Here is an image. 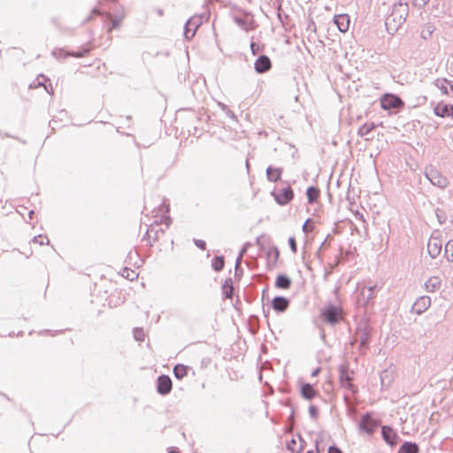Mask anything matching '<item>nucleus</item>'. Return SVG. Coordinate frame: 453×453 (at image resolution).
I'll list each match as a JSON object with an SVG mask.
<instances>
[{
    "instance_id": "42",
    "label": "nucleus",
    "mask_w": 453,
    "mask_h": 453,
    "mask_svg": "<svg viewBox=\"0 0 453 453\" xmlns=\"http://www.w3.org/2000/svg\"><path fill=\"white\" fill-rule=\"evenodd\" d=\"M310 219H307L305 223L303 225V231L304 233H310L313 230V226L310 224Z\"/></svg>"
},
{
    "instance_id": "60",
    "label": "nucleus",
    "mask_w": 453,
    "mask_h": 453,
    "mask_svg": "<svg viewBox=\"0 0 453 453\" xmlns=\"http://www.w3.org/2000/svg\"><path fill=\"white\" fill-rule=\"evenodd\" d=\"M40 77L42 79V81H46L47 78L44 75H40Z\"/></svg>"
},
{
    "instance_id": "45",
    "label": "nucleus",
    "mask_w": 453,
    "mask_h": 453,
    "mask_svg": "<svg viewBox=\"0 0 453 453\" xmlns=\"http://www.w3.org/2000/svg\"><path fill=\"white\" fill-rule=\"evenodd\" d=\"M195 244L201 250H205L206 243L203 240H194Z\"/></svg>"
},
{
    "instance_id": "20",
    "label": "nucleus",
    "mask_w": 453,
    "mask_h": 453,
    "mask_svg": "<svg viewBox=\"0 0 453 453\" xmlns=\"http://www.w3.org/2000/svg\"><path fill=\"white\" fill-rule=\"evenodd\" d=\"M434 85L441 90L442 95L449 96L450 94L449 91V83L450 81L446 78H437L434 81Z\"/></svg>"
},
{
    "instance_id": "12",
    "label": "nucleus",
    "mask_w": 453,
    "mask_h": 453,
    "mask_svg": "<svg viewBox=\"0 0 453 453\" xmlns=\"http://www.w3.org/2000/svg\"><path fill=\"white\" fill-rule=\"evenodd\" d=\"M431 305V298L429 296H420L416 302L413 303L412 310L417 314H421L426 311Z\"/></svg>"
},
{
    "instance_id": "39",
    "label": "nucleus",
    "mask_w": 453,
    "mask_h": 453,
    "mask_svg": "<svg viewBox=\"0 0 453 453\" xmlns=\"http://www.w3.org/2000/svg\"><path fill=\"white\" fill-rule=\"evenodd\" d=\"M340 384L342 388L349 389L351 393H356L357 391V387L351 381H346Z\"/></svg>"
},
{
    "instance_id": "53",
    "label": "nucleus",
    "mask_w": 453,
    "mask_h": 453,
    "mask_svg": "<svg viewBox=\"0 0 453 453\" xmlns=\"http://www.w3.org/2000/svg\"><path fill=\"white\" fill-rule=\"evenodd\" d=\"M92 13L97 14V15H103V13L96 7L93 8Z\"/></svg>"
},
{
    "instance_id": "30",
    "label": "nucleus",
    "mask_w": 453,
    "mask_h": 453,
    "mask_svg": "<svg viewBox=\"0 0 453 453\" xmlns=\"http://www.w3.org/2000/svg\"><path fill=\"white\" fill-rule=\"evenodd\" d=\"M225 265V260L222 256H216L211 261V266L215 272H220Z\"/></svg>"
},
{
    "instance_id": "55",
    "label": "nucleus",
    "mask_w": 453,
    "mask_h": 453,
    "mask_svg": "<svg viewBox=\"0 0 453 453\" xmlns=\"http://www.w3.org/2000/svg\"><path fill=\"white\" fill-rule=\"evenodd\" d=\"M449 91L453 94V81L449 83Z\"/></svg>"
},
{
    "instance_id": "64",
    "label": "nucleus",
    "mask_w": 453,
    "mask_h": 453,
    "mask_svg": "<svg viewBox=\"0 0 453 453\" xmlns=\"http://www.w3.org/2000/svg\"><path fill=\"white\" fill-rule=\"evenodd\" d=\"M306 453H313V451H311V450H309V451H307Z\"/></svg>"
},
{
    "instance_id": "52",
    "label": "nucleus",
    "mask_w": 453,
    "mask_h": 453,
    "mask_svg": "<svg viewBox=\"0 0 453 453\" xmlns=\"http://www.w3.org/2000/svg\"><path fill=\"white\" fill-rule=\"evenodd\" d=\"M155 11L158 16L164 15V10L162 8H157Z\"/></svg>"
},
{
    "instance_id": "8",
    "label": "nucleus",
    "mask_w": 453,
    "mask_h": 453,
    "mask_svg": "<svg viewBox=\"0 0 453 453\" xmlns=\"http://www.w3.org/2000/svg\"><path fill=\"white\" fill-rule=\"evenodd\" d=\"M433 112L435 116L440 118H451L453 119V105L439 102L434 104Z\"/></svg>"
},
{
    "instance_id": "46",
    "label": "nucleus",
    "mask_w": 453,
    "mask_h": 453,
    "mask_svg": "<svg viewBox=\"0 0 453 453\" xmlns=\"http://www.w3.org/2000/svg\"><path fill=\"white\" fill-rule=\"evenodd\" d=\"M327 453H342V451L338 447L332 445L328 448Z\"/></svg>"
},
{
    "instance_id": "11",
    "label": "nucleus",
    "mask_w": 453,
    "mask_h": 453,
    "mask_svg": "<svg viewBox=\"0 0 453 453\" xmlns=\"http://www.w3.org/2000/svg\"><path fill=\"white\" fill-rule=\"evenodd\" d=\"M272 67L270 58L266 55L259 56L254 64L255 71L257 73H265L268 72Z\"/></svg>"
},
{
    "instance_id": "1",
    "label": "nucleus",
    "mask_w": 453,
    "mask_h": 453,
    "mask_svg": "<svg viewBox=\"0 0 453 453\" xmlns=\"http://www.w3.org/2000/svg\"><path fill=\"white\" fill-rule=\"evenodd\" d=\"M409 14V5L406 2L399 1L394 4L391 13L385 19L387 32L393 35L404 23Z\"/></svg>"
},
{
    "instance_id": "4",
    "label": "nucleus",
    "mask_w": 453,
    "mask_h": 453,
    "mask_svg": "<svg viewBox=\"0 0 453 453\" xmlns=\"http://www.w3.org/2000/svg\"><path fill=\"white\" fill-rule=\"evenodd\" d=\"M379 423L375 420L371 412L364 414L358 423V429L362 433L372 434L378 427Z\"/></svg>"
},
{
    "instance_id": "56",
    "label": "nucleus",
    "mask_w": 453,
    "mask_h": 453,
    "mask_svg": "<svg viewBox=\"0 0 453 453\" xmlns=\"http://www.w3.org/2000/svg\"><path fill=\"white\" fill-rule=\"evenodd\" d=\"M245 165H246L247 171L249 172L250 171V164H249V160L248 159L246 160Z\"/></svg>"
},
{
    "instance_id": "41",
    "label": "nucleus",
    "mask_w": 453,
    "mask_h": 453,
    "mask_svg": "<svg viewBox=\"0 0 453 453\" xmlns=\"http://www.w3.org/2000/svg\"><path fill=\"white\" fill-rule=\"evenodd\" d=\"M309 414H310L311 418H313V419L317 418V417H318V409H317V407L314 406V405H311L309 407Z\"/></svg>"
},
{
    "instance_id": "57",
    "label": "nucleus",
    "mask_w": 453,
    "mask_h": 453,
    "mask_svg": "<svg viewBox=\"0 0 453 453\" xmlns=\"http://www.w3.org/2000/svg\"><path fill=\"white\" fill-rule=\"evenodd\" d=\"M91 19H92V15H89V16H88V17L84 20V22H85V23H86V22H88V21H89V20H91Z\"/></svg>"
},
{
    "instance_id": "19",
    "label": "nucleus",
    "mask_w": 453,
    "mask_h": 453,
    "mask_svg": "<svg viewBox=\"0 0 453 453\" xmlns=\"http://www.w3.org/2000/svg\"><path fill=\"white\" fill-rule=\"evenodd\" d=\"M198 26L199 25L191 19L185 23L184 36L187 40H190L194 37Z\"/></svg>"
},
{
    "instance_id": "29",
    "label": "nucleus",
    "mask_w": 453,
    "mask_h": 453,
    "mask_svg": "<svg viewBox=\"0 0 453 453\" xmlns=\"http://www.w3.org/2000/svg\"><path fill=\"white\" fill-rule=\"evenodd\" d=\"M187 372H188V366H186L184 365L178 364V365H174V367H173V374H174L175 378L178 380L183 379L187 375Z\"/></svg>"
},
{
    "instance_id": "6",
    "label": "nucleus",
    "mask_w": 453,
    "mask_h": 453,
    "mask_svg": "<svg viewBox=\"0 0 453 453\" xmlns=\"http://www.w3.org/2000/svg\"><path fill=\"white\" fill-rule=\"evenodd\" d=\"M381 108L384 110L400 109L403 107V100L393 94H386L380 99Z\"/></svg>"
},
{
    "instance_id": "35",
    "label": "nucleus",
    "mask_w": 453,
    "mask_h": 453,
    "mask_svg": "<svg viewBox=\"0 0 453 453\" xmlns=\"http://www.w3.org/2000/svg\"><path fill=\"white\" fill-rule=\"evenodd\" d=\"M122 276L130 280H133L137 278L138 274L134 270L126 267L123 269Z\"/></svg>"
},
{
    "instance_id": "36",
    "label": "nucleus",
    "mask_w": 453,
    "mask_h": 453,
    "mask_svg": "<svg viewBox=\"0 0 453 453\" xmlns=\"http://www.w3.org/2000/svg\"><path fill=\"white\" fill-rule=\"evenodd\" d=\"M134 337L138 342H143L145 338V334L142 328L135 327L134 329Z\"/></svg>"
},
{
    "instance_id": "48",
    "label": "nucleus",
    "mask_w": 453,
    "mask_h": 453,
    "mask_svg": "<svg viewBox=\"0 0 453 453\" xmlns=\"http://www.w3.org/2000/svg\"><path fill=\"white\" fill-rule=\"evenodd\" d=\"M225 113H226V115L228 118H230V119H234V120H236V119H237L236 115L234 113V111H231V110L227 109V110L225 111Z\"/></svg>"
},
{
    "instance_id": "26",
    "label": "nucleus",
    "mask_w": 453,
    "mask_h": 453,
    "mask_svg": "<svg viewBox=\"0 0 453 453\" xmlns=\"http://www.w3.org/2000/svg\"><path fill=\"white\" fill-rule=\"evenodd\" d=\"M223 294L226 298L231 299L234 296V286L233 280L231 278H227L225 280L222 285Z\"/></svg>"
},
{
    "instance_id": "13",
    "label": "nucleus",
    "mask_w": 453,
    "mask_h": 453,
    "mask_svg": "<svg viewBox=\"0 0 453 453\" xmlns=\"http://www.w3.org/2000/svg\"><path fill=\"white\" fill-rule=\"evenodd\" d=\"M381 434L383 440L390 446H394L397 443L398 435L393 430L392 427L388 426H383L381 428Z\"/></svg>"
},
{
    "instance_id": "43",
    "label": "nucleus",
    "mask_w": 453,
    "mask_h": 453,
    "mask_svg": "<svg viewBox=\"0 0 453 453\" xmlns=\"http://www.w3.org/2000/svg\"><path fill=\"white\" fill-rule=\"evenodd\" d=\"M429 0H412V4L414 6L418 8H423Z\"/></svg>"
},
{
    "instance_id": "47",
    "label": "nucleus",
    "mask_w": 453,
    "mask_h": 453,
    "mask_svg": "<svg viewBox=\"0 0 453 453\" xmlns=\"http://www.w3.org/2000/svg\"><path fill=\"white\" fill-rule=\"evenodd\" d=\"M250 50L252 51V54L253 55H256L257 54L258 50H259V46L256 43V42H251L250 43Z\"/></svg>"
},
{
    "instance_id": "7",
    "label": "nucleus",
    "mask_w": 453,
    "mask_h": 453,
    "mask_svg": "<svg viewBox=\"0 0 453 453\" xmlns=\"http://www.w3.org/2000/svg\"><path fill=\"white\" fill-rule=\"evenodd\" d=\"M272 195L280 205L288 204L294 197L293 189L289 186L280 189L278 192H273Z\"/></svg>"
},
{
    "instance_id": "5",
    "label": "nucleus",
    "mask_w": 453,
    "mask_h": 453,
    "mask_svg": "<svg viewBox=\"0 0 453 453\" xmlns=\"http://www.w3.org/2000/svg\"><path fill=\"white\" fill-rule=\"evenodd\" d=\"M342 310L334 305H328L321 313L323 320L328 324L335 325L341 319Z\"/></svg>"
},
{
    "instance_id": "49",
    "label": "nucleus",
    "mask_w": 453,
    "mask_h": 453,
    "mask_svg": "<svg viewBox=\"0 0 453 453\" xmlns=\"http://www.w3.org/2000/svg\"><path fill=\"white\" fill-rule=\"evenodd\" d=\"M436 216H437V219H438V221L440 222V224H443L445 222V217H443L440 214L439 210L436 211Z\"/></svg>"
},
{
    "instance_id": "62",
    "label": "nucleus",
    "mask_w": 453,
    "mask_h": 453,
    "mask_svg": "<svg viewBox=\"0 0 453 453\" xmlns=\"http://www.w3.org/2000/svg\"><path fill=\"white\" fill-rule=\"evenodd\" d=\"M296 443V441L295 440H292L291 441V445H294Z\"/></svg>"
},
{
    "instance_id": "14",
    "label": "nucleus",
    "mask_w": 453,
    "mask_h": 453,
    "mask_svg": "<svg viewBox=\"0 0 453 453\" xmlns=\"http://www.w3.org/2000/svg\"><path fill=\"white\" fill-rule=\"evenodd\" d=\"M289 305V300L284 296H275L272 301V307L275 311L283 312Z\"/></svg>"
},
{
    "instance_id": "32",
    "label": "nucleus",
    "mask_w": 453,
    "mask_h": 453,
    "mask_svg": "<svg viewBox=\"0 0 453 453\" xmlns=\"http://www.w3.org/2000/svg\"><path fill=\"white\" fill-rule=\"evenodd\" d=\"M444 256L449 262H453V240H449L446 243Z\"/></svg>"
},
{
    "instance_id": "40",
    "label": "nucleus",
    "mask_w": 453,
    "mask_h": 453,
    "mask_svg": "<svg viewBox=\"0 0 453 453\" xmlns=\"http://www.w3.org/2000/svg\"><path fill=\"white\" fill-rule=\"evenodd\" d=\"M67 52L64 51L63 50H55L52 51V55L57 58V59H62V58H67L68 56H66Z\"/></svg>"
},
{
    "instance_id": "15",
    "label": "nucleus",
    "mask_w": 453,
    "mask_h": 453,
    "mask_svg": "<svg viewBox=\"0 0 453 453\" xmlns=\"http://www.w3.org/2000/svg\"><path fill=\"white\" fill-rule=\"evenodd\" d=\"M376 288L377 286L373 285L361 290L359 301L362 302L364 305H366L374 298Z\"/></svg>"
},
{
    "instance_id": "50",
    "label": "nucleus",
    "mask_w": 453,
    "mask_h": 453,
    "mask_svg": "<svg viewBox=\"0 0 453 453\" xmlns=\"http://www.w3.org/2000/svg\"><path fill=\"white\" fill-rule=\"evenodd\" d=\"M37 80H39V78H38ZM40 86H44L43 81H37V83L33 82V83L30 85V88H37V87H40Z\"/></svg>"
},
{
    "instance_id": "9",
    "label": "nucleus",
    "mask_w": 453,
    "mask_h": 453,
    "mask_svg": "<svg viewBox=\"0 0 453 453\" xmlns=\"http://www.w3.org/2000/svg\"><path fill=\"white\" fill-rule=\"evenodd\" d=\"M173 383L169 376L160 375L157 380V390L162 395H168L172 390Z\"/></svg>"
},
{
    "instance_id": "27",
    "label": "nucleus",
    "mask_w": 453,
    "mask_h": 453,
    "mask_svg": "<svg viewBox=\"0 0 453 453\" xmlns=\"http://www.w3.org/2000/svg\"><path fill=\"white\" fill-rule=\"evenodd\" d=\"M418 445L411 441L403 442L400 448L401 453H418Z\"/></svg>"
},
{
    "instance_id": "10",
    "label": "nucleus",
    "mask_w": 453,
    "mask_h": 453,
    "mask_svg": "<svg viewBox=\"0 0 453 453\" xmlns=\"http://www.w3.org/2000/svg\"><path fill=\"white\" fill-rule=\"evenodd\" d=\"M442 242L436 237L431 236L427 242V252L432 258L437 257L441 252Z\"/></svg>"
},
{
    "instance_id": "25",
    "label": "nucleus",
    "mask_w": 453,
    "mask_h": 453,
    "mask_svg": "<svg viewBox=\"0 0 453 453\" xmlns=\"http://www.w3.org/2000/svg\"><path fill=\"white\" fill-rule=\"evenodd\" d=\"M266 176L269 181L276 182L280 180L281 177V169L280 168H273L272 166H268L266 168Z\"/></svg>"
},
{
    "instance_id": "38",
    "label": "nucleus",
    "mask_w": 453,
    "mask_h": 453,
    "mask_svg": "<svg viewBox=\"0 0 453 453\" xmlns=\"http://www.w3.org/2000/svg\"><path fill=\"white\" fill-rule=\"evenodd\" d=\"M32 242L35 243H38L39 245H44V244L48 245L50 243V240L48 239V237L42 236V234L35 236L32 239Z\"/></svg>"
},
{
    "instance_id": "2",
    "label": "nucleus",
    "mask_w": 453,
    "mask_h": 453,
    "mask_svg": "<svg viewBox=\"0 0 453 453\" xmlns=\"http://www.w3.org/2000/svg\"><path fill=\"white\" fill-rule=\"evenodd\" d=\"M371 334H372V327L369 325V323L365 319H361L357 326L356 330L357 336L360 339V349L365 350L370 342L371 339Z\"/></svg>"
},
{
    "instance_id": "24",
    "label": "nucleus",
    "mask_w": 453,
    "mask_h": 453,
    "mask_svg": "<svg viewBox=\"0 0 453 453\" xmlns=\"http://www.w3.org/2000/svg\"><path fill=\"white\" fill-rule=\"evenodd\" d=\"M301 395L303 398L311 400L317 395V392L311 384L305 383L301 388Z\"/></svg>"
},
{
    "instance_id": "18",
    "label": "nucleus",
    "mask_w": 453,
    "mask_h": 453,
    "mask_svg": "<svg viewBox=\"0 0 453 453\" xmlns=\"http://www.w3.org/2000/svg\"><path fill=\"white\" fill-rule=\"evenodd\" d=\"M158 210L163 213V215L161 216L160 220L155 219L154 223L156 225L165 224V227L167 228L172 222L171 218L166 215V213L169 211V205L162 203L160 204Z\"/></svg>"
},
{
    "instance_id": "22",
    "label": "nucleus",
    "mask_w": 453,
    "mask_h": 453,
    "mask_svg": "<svg viewBox=\"0 0 453 453\" xmlns=\"http://www.w3.org/2000/svg\"><path fill=\"white\" fill-rule=\"evenodd\" d=\"M338 372L340 383L352 381V377L350 376V372L347 364L340 365L338 366Z\"/></svg>"
},
{
    "instance_id": "44",
    "label": "nucleus",
    "mask_w": 453,
    "mask_h": 453,
    "mask_svg": "<svg viewBox=\"0 0 453 453\" xmlns=\"http://www.w3.org/2000/svg\"><path fill=\"white\" fill-rule=\"evenodd\" d=\"M288 244H289V247L291 249V250L296 253V250H297V247H296V239L294 237H290L288 239Z\"/></svg>"
},
{
    "instance_id": "31",
    "label": "nucleus",
    "mask_w": 453,
    "mask_h": 453,
    "mask_svg": "<svg viewBox=\"0 0 453 453\" xmlns=\"http://www.w3.org/2000/svg\"><path fill=\"white\" fill-rule=\"evenodd\" d=\"M105 16L111 19V27L108 28L109 32H111L112 29L118 28L123 19V15L115 16L112 18L110 13H106Z\"/></svg>"
},
{
    "instance_id": "51",
    "label": "nucleus",
    "mask_w": 453,
    "mask_h": 453,
    "mask_svg": "<svg viewBox=\"0 0 453 453\" xmlns=\"http://www.w3.org/2000/svg\"><path fill=\"white\" fill-rule=\"evenodd\" d=\"M218 105L224 111H226L228 109L227 106L225 104H223V103H219Z\"/></svg>"
},
{
    "instance_id": "16",
    "label": "nucleus",
    "mask_w": 453,
    "mask_h": 453,
    "mask_svg": "<svg viewBox=\"0 0 453 453\" xmlns=\"http://www.w3.org/2000/svg\"><path fill=\"white\" fill-rule=\"evenodd\" d=\"M334 24L337 26L339 31L346 32L349 27V17L347 14L335 15L334 19Z\"/></svg>"
},
{
    "instance_id": "61",
    "label": "nucleus",
    "mask_w": 453,
    "mask_h": 453,
    "mask_svg": "<svg viewBox=\"0 0 453 453\" xmlns=\"http://www.w3.org/2000/svg\"><path fill=\"white\" fill-rule=\"evenodd\" d=\"M168 453H179V452L175 451V450H170Z\"/></svg>"
},
{
    "instance_id": "59",
    "label": "nucleus",
    "mask_w": 453,
    "mask_h": 453,
    "mask_svg": "<svg viewBox=\"0 0 453 453\" xmlns=\"http://www.w3.org/2000/svg\"><path fill=\"white\" fill-rule=\"evenodd\" d=\"M33 214H34V211H29V218H30V219H32Z\"/></svg>"
},
{
    "instance_id": "34",
    "label": "nucleus",
    "mask_w": 453,
    "mask_h": 453,
    "mask_svg": "<svg viewBox=\"0 0 453 453\" xmlns=\"http://www.w3.org/2000/svg\"><path fill=\"white\" fill-rule=\"evenodd\" d=\"M249 243H246L244 245V247L241 250L240 253H239V256L236 259V262H235V273L237 274V272L238 270L240 269V265L242 263V257L243 255L246 253L247 251V247H248Z\"/></svg>"
},
{
    "instance_id": "17",
    "label": "nucleus",
    "mask_w": 453,
    "mask_h": 453,
    "mask_svg": "<svg viewBox=\"0 0 453 453\" xmlns=\"http://www.w3.org/2000/svg\"><path fill=\"white\" fill-rule=\"evenodd\" d=\"M376 127L373 122L365 123L358 128L357 134L360 137H364L365 141H371L372 140V136H370V134Z\"/></svg>"
},
{
    "instance_id": "58",
    "label": "nucleus",
    "mask_w": 453,
    "mask_h": 453,
    "mask_svg": "<svg viewBox=\"0 0 453 453\" xmlns=\"http://www.w3.org/2000/svg\"><path fill=\"white\" fill-rule=\"evenodd\" d=\"M235 21L238 24H242V19H236Z\"/></svg>"
},
{
    "instance_id": "33",
    "label": "nucleus",
    "mask_w": 453,
    "mask_h": 453,
    "mask_svg": "<svg viewBox=\"0 0 453 453\" xmlns=\"http://www.w3.org/2000/svg\"><path fill=\"white\" fill-rule=\"evenodd\" d=\"M157 232H158L157 230L154 231L153 224H151L150 226V227L147 229V231L143 236V239L150 241V239L152 238L153 242H155L157 240Z\"/></svg>"
},
{
    "instance_id": "63",
    "label": "nucleus",
    "mask_w": 453,
    "mask_h": 453,
    "mask_svg": "<svg viewBox=\"0 0 453 453\" xmlns=\"http://www.w3.org/2000/svg\"><path fill=\"white\" fill-rule=\"evenodd\" d=\"M296 443V441L295 440H292L291 441V445H294Z\"/></svg>"
},
{
    "instance_id": "54",
    "label": "nucleus",
    "mask_w": 453,
    "mask_h": 453,
    "mask_svg": "<svg viewBox=\"0 0 453 453\" xmlns=\"http://www.w3.org/2000/svg\"><path fill=\"white\" fill-rule=\"evenodd\" d=\"M320 372V369L319 368H317L315 369L312 372H311V376H317Z\"/></svg>"
},
{
    "instance_id": "28",
    "label": "nucleus",
    "mask_w": 453,
    "mask_h": 453,
    "mask_svg": "<svg viewBox=\"0 0 453 453\" xmlns=\"http://www.w3.org/2000/svg\"><path fill=\"white\" fill-rule=\"evenodd\" d=\"M320 191L318 188L311 186L306 190V196L308 199L309 203H314L319 196Z\"/></svg>"
},
{
    "instance_id": "23",
    "label": "nucleus",
    "mask_w": 453,
    "mask_h": 453,
    "mask_svg": "<svg viewBox=\"0 0 453 453\" xmlns=\"http://www.w3.org/2000/svg\"><path fill=\"white\" fill-rule=\"evenodd\" d=\"M291 286V280L285 274H279L275 280V287L280 289H288Z\"/></svg>"
},
{
    "instance_id": "37",
    "label": "nucleus",
    "mask_w": 453,
    "mask_h": 453,
    "mask_svg": "<svg viewBox=\"0 0 453 453\" xmlns=\"http://www.w3.org/2000/svg\"><path fill=\"white\" fill-rule=\"evenodd\" d=\"M88 52H89V49L86 48V49H83L82 50H78V51H67V53L65 55L72 56L74 58H82V57L86 56Z\"/></svg>"
},
{
    "instance_id": "21",
    "label": "nucleus",
    "mask_w": 453,
    "mask_h": 453,
    "mask_svg": "<svg viewBox=\"0 0 453 453\" xmlns=\"http://www.w3.org/2000/svg\"><path fill=\"white\" fill-rule=\"evenodd\" d=\"M441 280L438 276H432L425 282V288L427 292H435L441 287Z\"/></svg>"
},
{
    "instance_id": "3",
    "label": "nucleus",
    "mask_w": 453,
    "mask_h": 453,
    "mask_svg": "<svg viewBox=\"0 0 453 453\" xmlns=\"http://www.w3.org/2000/svg\"><path fill=\"white\" fill-rule=\"evenodd\" d=\"M426 178L435 187L444 188L448 186L449 180L435 167L429 166L425 171Z\"/></svg>"
}]
</instances>
